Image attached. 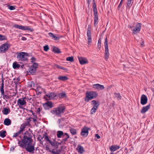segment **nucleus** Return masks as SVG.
<instances>
[{
  "label": "nucleus",
  "instance_id": "nucleus-50",
  "mask_svg": "<svg viewBox=\"0 0 154 154\" xmlns=\"http://www.w3.org/2000/svg\"><path fill=\"white\" fill-rule=\"evenodd\" d=\"M69 138V137H66L63 139L62 140L65 144L66 142L67 141V139Z\"/></svg>",
  "mask_w": 154,
  "mask_h": 154
},
{
  "label": "nucleus",
  "instance_id": "nucleus-59",
  "mask_svg": "<svg viewBox=\"0 0 154 154\" xmlns=\"http://www.w3.org/2000/svg\"><path fill=\"white\" fill-rule=\"evenodd\" d=\"M95 137H97V139H99L100 137L98 134H96L95 135Z\"/></svg>",
  "mask_w": 154,
  "mask_h": 154
},
{
  "label": "nucleus",
  "instance_id": "nucleus-4",
  "mask_svg": "<svg viewBox=\"0 0 154 154\" xmlns=\"http://www.w3.org/2000/svg\"><path fill=\"white\" fill-rule=\"evenodd\" d=\"M98 96V94L97 91H87L85 93V101L88 102L90 100L96 98Z\"/></svg>",
  "mask_w": 154,
  "mask_h": 154
},
{
  "label": "nucleus",
  "instance_id": "nucleus-17",
  "mask_svg": "<svg viewBox=\"0 0 154 154\" xmlns=\"http://www.w3.org/2000/svg\"><path fill=\"white\" fill-rule=\"evenodd\" d=\"M26 101L25 100L21 98L18 99L17 102V105L19 106V107L23 109H25V108H24L22 106L26 105Z\"/></svg>",
  "mask_w": 154,
  "mask_h": 154
},
{
  "label": "nucleus",
  "instance_id": "nucleus-54",
  "mask_svg": "<svg viewBox=\"0 0 154 154\" xmlns=\"http://www.w3.org/2000/svg\"><path fill=\"white\" fill-rule=\"evenodd\" d=\"M19 135V134L17 132L16 133H15L14 134L13 136V138L16 137H17Z\"/></svg>",
  "mask_w": 154,
  "mask_h": 154
},
{
  "label": "nucleus",
  "instance_id": "nucleus-40",
  "mask_svg": "<svg viewBox=\"0 0 154 154\" xmlns=\"http://www.w3.org/2000/svg\"><path fill=\"white\" fill-rule=\"evenodd\" d=\"M66 60L67 61H69L71 62H73L74 61L73 57L72 56H71L67 57L66 58Z\"/></svg>",
  "mask_w": 154,
  "mask_h": 154
},
{
  "label": "nucleus",
  "instance_id": "nucleus-33",
  "mask_svg": "<svg viewBox=\"0 0 154 154\" xmlns=\"http://www.w3.org/2000/svg\"><path fill=\"white\" fill-rule=\"evenodd\" d=\"M53 51L55 53L57 54H59L61 52L60 49L55 46L53 47Z\"/></svg>",
  "mask_w": 154,
  "mask_h": 154
},
{
  "label": "nucleus",
  "instance_id": "nucleus-43",
  "mask_svg": "<svg viewBox=\"0 0 154 154\" xmlns=\"http://www.w3.org/2000/svg\"><path fill=\"white\" fill-rule=\"evenodd\" d=\"M6 37L4 35L0 34V41L7 40Z\"/></svg>",
  "mask_w": 154,
  "mask_h": 154
},
{
  "label": "nucleus",
  "instance_id": "nucleus-37",
  "mask_svg": "<svg viewBox=\"0 0 154 154\" xmlns=\"http://www.w3.org/2000/svg\"><path fill=\"white\" fill-rule=\"evenodd\" d=\"M7 132L5 130H2L0 131V136L2 138H4L6 136Z\"/></svg>",
  "mask_w": 154,
  "mask_h": 154
},
{
  "label": "nucleus",
  "instance_id": "nucleus-35",
  "mask_svg": "<svg viewBox=\"0 0 154 154\" xmlns=\"http://www.w3.org/2000/svg\"><path fill=\"white\" fill-rule=\"evenodd\" d=\"M133 0H127V1L126 2V7L128 8H129L132 5V4L133 2H132Z\"/></svg>",
  "mask_w": 154,
  "mask_h": 154
},
{
  "label": "nucleus",
  "instance_id": "nucleus-19",
  "mask_svg": "<svg viewBox=\"0 0 154 154\" xmlns=\"http://www.w3.org/2000/svg\"><path fill=\"white\" fill-rule=\"evenodd\" d=\"M92 87L94 89L97 90L98 91L103 90L104 88L103 85H101L99 84H97L93 85Z\"/></svg>",
  "mask_w": 154,
  "mask_h": 154
},
{
  "label": "nucleus",
  "instance_id": "nucleus-49",
  "mask_svg": "<svg viewBox=\"0 0 154 154\" xmlns=\"http://www.w3.org/2000/svg\"><path fill=\"white\" fill-rule=\"evenodd\" d=\"M14 80H15V81H14V83H15V84H17L20 81V78H19V77H18L17 78V79H14Z\"/></svg>",
  "mask_w": 154,
  "mask_h": 154
},
{
  "label": "nucleus",
  "instance_id": "nucleus-26",
  "mask_svg": "<svg viewBox=\"0 0 154 154\" xmlns=\"http://www.w3.org/2000/svg\"><path fill=\"white\" fill-rule=\"evenodd\" d=\"M30 60H31V63L32 64V65L38 66V64L36 63L37 60L35 57L34 56H32Z\"/></svg>",
  "mask_w": 154,
  "mask_h": 154
},
{
  "label": "nucleus",
  "instance_id": "nucleus-14",
  "mask_svg": "<svg viewBox=\"0 0 154 154\" xmlns=\"http://www.w3.org/2000/svg\"><path fill=\"white\" fill-rule=\"evenodd\" d=\"M90 129V128L84 126L82 128L81 135L85 137H87L88 134V131Z\"/></svg>",
  "mask_w": 154,
  "mask_h": 154
},
{
  "label": "nucleus",
  "instance_id": "nucleus-31",
  "mask_svg": "<svg viewBox=\"0 0 154 154\" xmlns=\"http://www.w3.org/2000/svg\"><path fill=\"white\" fill-rule=\"evenodd\" d=\"M12 66L14 69H17L19 68L20 65L17 62L15 61L13 63Z\"/></svg>",
  "mask_w": 154,
  "mask_h": 154
},
{
  "label": "nucleus",
  "instance_id": "nucleus-18",
  "mask_svg": "<svg viewBox=\"0 0 154 154\" xmlns=\"http://www.w3.org/2000/svg\"><path fill=\"white\" fill-rule=\"evenodd\" d=\"M49 35L52 38L55 40L57 41L59 40L62 37V36H59V35L57 34L55 35L52 32H49L48 33Z\"/></svg>",
  "mask_w": 154,
  "mask_h": 154
},
{
  "label": "nucleus",
  "instance_id": "nucleus-60",
  "mask_svg": "<svg viewBox=\"0 0 154 154\" xmlns=\"http://www.w3.org/2000/svg\"><path fill=\"white\" fill-rule=\"evenodd\" d=\"M32 119V117H30L27 119V121H29L30 122V121H31V119Z\"/></svg>",
  "mask_w": 154,
  "mask_h": 154
},
{
  "label": "nucleus",
  "instance_id": "nucleus-51",
  "mask_svg": "<svg viewBox=\"0 0 154 154\" xmlns=\"http://www.w3.org/2000/svg\"><path fill=\"white\" fill-rule=\"evenodd\" d=\"M25 128V126L24 125H21L20 127V130L23 132L24 131V129Z\"/></svg>",
  "mask_w": 154,
  "mask_h": 154
},
{
  "label": "nucleus",
  "instance_id": "nucleus-55",
  "mask_svg": "<svg viewBox=\"0 0 154 154\" xmlns=\"http://www.w3.org/2000/svg\"><path fill=\"white\" fill-rule=\"evenodd\" d=\"M25 54L26 55V57H30L32 56V55L31 54L28 53L26 52H25Z\"/></svg>",
  "mask_w": 154,
  "mask_h": 154
},
{
  "label": "nucleus",
  "instance_id": "nucleus-13",
  "mask_svg": "<svg viewBox=\"0 0 154 154\" xmlns=\"http://www.w3.org/2000/svg\"><path fill=\"white\" fill-rule=\"evenodd\" d=\"M45 149L47 151H49L50 153H51L52 154H60L61 152V149H54V148H51V150L50 149L49 146L47 145H46L45 146Z\"/></svg>",
  "mask_w": 154,
  "mask_h": 154
},
{
  "label": "nucleus",
  "instance_id": "nucleus-2",
  "mask_svg": "<svg viewBox=\"0 0 154 154\" xmlns=\"http://www.w3.org/2000/svg\"><path fill=\"white\" fill-rule=\"evenodd\" d=\"M45 140L49 143L51 145V148H54V149H58L59 145L62 144H65L63 141L60 139H58V140L60 141V142H58L56 140V137L55 134L54 135V138L51 137H49L47 133L44 134Z\"/></svg>",
  "mask_w": 154,
  "mask_h": 154
},
{
  "label": "nucleus",
  "instance_id": "nucleus-23",
  "mask_svg": "<svg viewBox=\"0 0 154 154\" xmlns=\"http://www.w3.org/2000/svg\"><path fill=\"white\" fill-rule=\"evenodd\" d=\"M120 148V146L118 145H112L109 147V149L112 152H113L118 149Z\"/></svg>",
  "mask_w": 154,
  "mask_h": 154
},
{
  "label": "nucleus",
  "instance_id": "nucleus-63",
  "mask_svg": "<svg viewBox=\"0 0 154 154\" xmlns=\"http://www.w3.org/2000/svg\"><path fill=\"white\" fill-rule=\"evenodd\" d=\"M14 146L13 147H11V148H10V150H14Z\"/></svg>",
  "mask_w": 154,
  "mask_h": 154
},
{
  "label": "nucleus",
  "instance_id": "nucleus-27",
  "mask_svg": "<svg viewBox=\"0 0 154 154\" xmlns=\"http://www.w3.org/2000/svg\"><path fill=\"white\" fill-rule=\"evenodd\" d=\"M150 105L149 104L145 106H143L140 111V112L142 113H144L147 112L148 109L150 108Z\"/></svg>",
  "mask_w": 154,
  "mask_h": 154
},
{
  "label": "nucleus",
  "instance_id": "nucleus-28",
  "mask_svg": "<svg viewBox=\"0 0 154 154\" xmlns=\"http://www.w3.org/2000/svg\"><path fill=\"white\" fill-rule=\"evenodd\" d=\"M11 112L10 109L8 107L7 108H4L2 110L3 113L5 115H7Z\"/></svg>",
  "mask_w": 154,
  "mask_h": 154
},
{
  "label": "nucleus",
  "instance_id": "nucleus-42",
  "mask_svg": "<svg viewBox=\"0 0 154 154\" xmlns=\"http://www.w3.org/2000/svg\"><path fill=\"white\" fill-rule=\"evenodd\" d=\"M101 40L100 38L98 40L97 47L100 50L101 48Z\"/></svg>",
  "mask_w": 154,
  "mask_h": 154
},
{
  "label": "nucleus",
  "instance_id": "nucleus-30",
  "mask_svg": "<svg viewBox=\"0 0 154 154\" xmlns=\"http://www.w3.org/2000/svg\"><path fill=\"white\" fill-rule=\"evenodd\" d=\"M60 81H65L69 79L66 76H62L59 75L57 78Z\"/></svg>",
  "mask_w": 154,
  "mask_h": 154
},
{
  "label": "nucleus",
  "instance_id": "nucleus-15",
  "mask_svg": "<svg viewBox=\"0 0 154 154\" xmlns=\"http://www.w3.org/2000/svg\"><path fill=\"white\" fill-rule=\"evenodd\" d=\"M57 96V94L54 92H51L48 93L44 96V98L45 99V97L48 98L49 100L54 99Z\"/></svg>",
  "mask_w": 154,
  "mask_h": 154
},
{
  "label": "nucleus",
  "instance_id": "nucleus-52",
  "mask_svg": "<svg viewBox=\"0 0 154 154\" xmlns=\"http://www.w3.org/2000/svg\"><path fill=\"white\" fill-rule=\"evenodd\" d=\"M25 126H30L31 125V124H30V122L29 121H27L26 122H25V125H24Z\"/></svg>",
  "mask_w": 154,
  "mask_h": 154
},
{
  "label": "nucleus",
  "instance_id": "nucleus-57",
  "mask_svg": "<svg viewBox=\"0 0 154 154\" xmlns=\"http://www.w3.org/2000/svg\"><path fill=\"white\" fill-rule=\"evenodd\" d=\"M122 2H123V1L122 0H121L120 2V4H119V5L118 6L119 8H120L122 6Z\"/></svg>",
  "mask_w": 154,
  "mask_h": 154
},
{
  "label": "nucleus",
  "instance_id": "nucleus-32",
  "mask_svg": "<svg viewBox=\"0 0 154 154\" xmlns=\"http://www.w3.org/2000/svg\"><path fill=\"white\" fill-rule=\"evenodd\" d=\"M63 135L64 133L62 131H58L57 132L56 135L58 138H60L62 136L63 137V136H64Z\"/></svg>",
  "mask_w": 154,
  "mask_h": 154
},
{
  "label": "nucleus",
  "instance_id": "nucleus-20",
  "mask_svg": "<svg viewBox=\"0 0 154 154\" xmlns=\"http://www.w3.org/2000/svg\"><path fill=\"white\" fill-rule=\"evenodd\" d=\"M79 63L81 65H84L88 63V60L86 58L82 57H78Z\"/></svg>",
  "mask_w": 154,
  "mask_h": 154
},
{
  "label": "nucleus",
  "instance_id": "nucleus-22",
  "mask_svg": "<svg viewBox=\"0 0 154 154\" xmlns=\"http://www.w3.org/2000/svg\"><path fill=\"white\" fill-rule=\"evenodd\" d=\"M76 150L79 153L81 154H82L85 151L84 148L80 145H78L77 146V147L76 148Z\"/></svg>",
  "mask_w": 154,
  "mask_h": 154
},
{
  "label": "nucleus",
  "instance_id": "nucleus-9",
  "mask_svg": "<svg viewBox=\"0 0 154 154\" xmlns=\"http://www.w3.org/2000/svg\"><path fill=\"white\" fill-rule=\"evenodd\" d=\"M105 47L104 58L106 60H107L109 57V53L108 49V40L107 36L105 39L104 42Z\"/></svg>",
  "mask_w": 154,
  "mask_h": 154
},
{
  "label": "nucleus",
  "instance_id": "nucleus-21",
  "mask_svg": "<svg viewBox=\"0 0 154 154\" xmlns=\"http://www.w3.org/2000/svg\"><path fill=\"white\" fill-rule=\"evenodd\" d=\"M148 99L146 96L144 94L142 95L140 100V103L142 105L146 104L147 102Z\"/></svg>",
  "mask_w": 154,
  "mask_h": 154
},
{
  "label": "nucleus",
  "instance_id": "nucleus-3",
  "mask_svg": "<svg viewBox=\"0 0 154 154\" xmlns=\"http://www.w3.org/2000/svg\"><path fill=\"white\" fill-rule=\"evenodd\" d=\"M92 1L93 8V11L94 12V26L96 27L97 25L98 22V12L97 8L96 2L97 0H87V3L89 6L91 2Z\"/></svg>",
  "mask_w": 154,
  "mask_h": 154
},
{
  "label": "nucleus",
  "instance_id": "nucleus-34",
  "mask_svg": "<svg viewBox=\"0 0 154 154\" xmlns=\"http://www.w3.org/2000/svg\"><path fill=\"white\" fill-rule=\"evenodd\" d=\"M58 97L59 98H63L66 97V94L65 92L60 93L58 94Z\"/></svg>",
  "mask_w": 154,
  "mask_h": 154
},
{
  "label": "nucleus",
  "instance_id": "nucleus-38",
  "mask_svg": "<svg viewBox=\"0 0 154 154\" xmlns=\"http://www.w3.org/2000/svg\"><path fill=\"white\" fill-rule=\"evenodd\" d=\"M55 66L57 68L62 69L63 70L65 71H67L68 69L66 68H64L62 66H60L58 64H55Z\"/></svg>",
  "mask_w": 154,
  "mask_h": 154
},
{
  "label": "nucleus",
  "instance_id": "nucleus-48",
  "mask_svg": "<svg viewBox=\"0 0 154 154\" xmlns=\"http://www.w3.org/2000/svg\"><path fill=\"white\" fill-rule=\"evenodd\" d=\"M97 109L94 108H92L90 111L91 113V114H93L95 113Z\"/></svg>",
  "mask_w": 154,
  "mask_h": 154
},
{
  "label": "nucleus",
  "instance_id": "nucleus-61",
  "mask_svg": "<svg viewBox=\"0 0 154 154\" xmlns=\"http://www.w3.org/2000/svg\"><path fill=\"white\" fill-rule=\"evenodd\" d=\"M27 39V38L25 37H22L21 38V40L23 41H26Z\"/></svg>",
  "mask_w": 154,
  "mask_h": 154
},
{
  "label": "nucleus",
  "instance_id": "nucleus-64",
  "mask_svg": "<svg viewBox=\"0 0 154 154\" xmlns=\"http://www.w3.org/2000/svg\"><path fill=\"white\" fill-rule=\"evenodd\" d=\"M22 132V131H21L20 130L18 132H17L18 133L20 134V133Z\"/></svg>",
  "mask_w": 154,
  "mask_h": 154
},
{
  "label": "nucleus",
  "instance_id": "nucleus-39",
  "mask_svg": "<svg viewBox=\"0 0 154 154\" xmlns=\"http://www.w3.org/2000/svg\"><path fill=\"white\" fill-rule=\"evenodd\" d=\"M70 132L71 133L72 135H75L76 134V130L75 129L71 128L70 129Z\"/></svg>",
  "mask_w": 154,
  "mask_h": 154
},
{
  "label": "nucleus",
  "instance_id": "nucleus-12",
  "mask_svg": "<svg viewBox=\"0 0 154 154\" xmlns=\"http://www.w3.org/2000/svg\"><path fill=\"white\" fill-rule=\"evenodd\" d=\"M91 26L90 25L88 26L87 29V36L88 37V44L90 45L92 41L91 35Z\"/></svg>",
  "mask_w": 154,
  "mask_h": 154
},
{
  "label": "nucleus",
  "instance_id": "nucleus-47",
  "mask_svg": "<svg viewBox=\"0 0 154 154\" xmlns=\"http://www.w3.org/2000/svg\"><path fill=\"white\" fill-rule=\"evenodd\" d=\"M44 50L45 51H48L49 50V48L48 45H46L44 46L43 47Z\"/></svg>",
  "mask_w": 154,
  "mask_h": 154
},
{
  "label": "nucleus",
  "instance_id": "nucleus-44",
  "mask_svg": "<svg viewBox=\"0 0 154 154\" xmlns=\"http://www.w3.org/2000/svg\"><path fill=\"white\" fill-rule=\"evenodd\" d=\"M8 8L11 10H13L15 9V6L8 5Z\"/></svg>",
  "mask_w": 154,
  "mask_h": 154
},
{
  "label": "nucleus",
  "instance_id": "nucleus-41",
  "mask_svg": "<svg viewBox=\"0 0 154 154\" xmlns=\"http://www.w3.org/2000/svg\"><path fill=\"white\" fill-rule=\"evenodd\" d=\"M128 27L131 29V30L133 31V34H135V27L134 25H129Z\"/></svg>",
  "mask_w": 154,
  "mask_h": 154
},
{
  "label": "nucleus",
  "instance_id": "nucleus-10",
  "mask_svg": "<svg viewBox=\"0 0 154 154\" xmlns=\"http://www.w3.org/2000/svg\"><path fill=\"white\" fill-rule=\"evenodd\" d=\"M13 27L17 29H21L23 30H28L31 32L34 31V29L32 28H29V26H23L22 25H19L17 24H15L13 26Z\"/></svg>",
  "mask_w": 154,
  "mask_h": 154
},
{
  "label": "nucleus",
  "instance_id": "nucleus-7",
  "mask_svg": "<svg viewBox=\"0 0 154 154\" xmlns=\"http://www.w3.org/2000/svg\"><path fill=\"white\" fill-rule=\"evenodd\" d=\"M26 65H27L29 67L26 72L27 74L29 75H35L37 72V69L38 68V66H34V65H31V66H29V64L27 63L25 64Z\"/></svg>",
  "mask_w": 154,
  "mask_h": 154
},
{
  "label": "nucleus",
  "instance_id": "nucleus-5",
  "mask_svg": "<svg viewBox=\"0 0 154 154\" xmlns=\"http://www.w3.org/2000/svg\"><path fill=\"white\" fill-rule=\"evenodd\" d=\"M65 107L64 106H60L54 108L50 112L52 114H55L58 117L60 116L61 114H63L64 112L66 109Z\"/></svg>",
  "mask_w": 154,
  "mask_h": 154
},
{
  "label": "nucleus",
  "instance_id": "nucleus-24",
  "mask_svg": "<svg viewBox=\"0 0 154 154\" xmlns=\"http://www.w3.org/2000/svg\"><path fill=\"white\" fill-rule=\"evenodd\" d=\"M91 104L93 105V108H94L97 109L100 105L99 102H97L96 100H93L91 101Z\"/></svg>",
  "mask_w": 154,
  "mask_h": 154
},
{
  "label": "nucleus",
  "instance_id": "nucleus-29",
  "mask_svg": "<svg viewBox=\"0 0 154 154\" xmlns=\"http://www.w3.org/2000/svg\"><path fill=\"white\" fill-rule=\"evenodd\" d=\"M11 121L8 118H6L4 121V124L7 126H9L11 124Z\"/></svg>",
  "mask_w": 154,
  "mask_h": 154
},
{
  "label": "nucleus",
  "instance_id": "nucleus-58",
  "mask_svg": "<svg viewBox=\"0 0 154 154\" xmlns=\"http://www.w3.org/2000/svg\"><path fill=\"white\" fill-rule=\"evenodd\" d=\"M63 136V137H64L65 136H66V137H69V135L67 133H64Z\"/></svg>",
  "mask_w": 154,
  "mask_h": 154
},
{
  "label": "nucleus",
  "instance_id": "nucleus-25",
  "mask_svg": "<svg viewBox=\"0 0 154 154\" xmlns=\"http://www.w3.org/2000/svg\"><path fill=\"white\" fill-rule=\"evenodd\" d=\"M141 24L140 23H137L135 25V34L137 33H139L141 28Z\"/></svg>",
  "mask_w": 154,
  "mask_h": 154
},
{
  "label": "nucleus",
  "instance_id": "nucleus-56",
  "mask_svg": "<svg viewBox=\"0 0 154 154\" xmlns=\"http://www.w3.org/2000/svg\"><path fill=\"white\" fill-rule=\"evenodd\" d=\"M41 111V109L40 107H38L37 110V113L38 114H39Z\"/></svg>",
  "mask_w": 154,
  "mask_h": 154
},
{
  "label": "nucleus",
  "instance_id": "nucleus-8",
  "mask_svg": "<svg viewBox=\"0 0 154 154\" xmlns=\"http://www.w3.org/2000/svg\"><path fill=\"white\" fill-rule=\"evenodd\" d=\"M17 58L19 61L27 62L29 61L28 58L26 57L25 52H21L17 53Z\"/></svg>",
  "mask_w": 154,
  "mask_h": 154
},
{
  "label": "nucleus",
  "instance_id": "nucleus-45",
  "mask_svg": "<svg viewBox=\"0 0 154 154\" xmlns=\"http://www.w3.org/2000/svg\"><path fill=\"white\" fill-rule=\"evenodd\" d=\"M115 97L118 99V100L121 99V95L119 93H114Z\"/></svg>",
  "mask_w": 154,
  "mask_h": 154
},
{
  "label": "nucleus",
  "instance_id": "nucleus-36",
  "mask_svg": "<svg viewBox=\"0 0 154 154\" xmlns=\"http://www.w3.org/2000/svg\"><path fill=\"white\" fill-rule=\"evenodd\" d=\"M35 86L34 82L33 81L29 82H28L27 86L29 88H32L34 87Z\"/></svg>",
  "mask_w": 154,
  "mask_h": 154
},
{
  "label": "nucleus",
  "instance_id": "nucleus-62",
  "mask_svg": "<svg viewBox=\"0 0 154 154\" xmlns=\"http://www.w3.org/2000/svg\"><path fill=\"white\" fill-rule=\"evenodd\" d=\"M25 65H26L25 64ZM24 65H25V64H23L22 65H21V66L20 65V67L21 68V69L24 68Z\"/></svg>",
  "mask_w": 154,
  "mask_h": 154
},
{
  "label": "nucleus",
  "instance_id": "nucleus-1",
  "mask_svg": "<svg viewBox=\"0 0 154 154\" xmlns=\"http://www.w3.org/2000/svg\"><path fill=\"white\" fill-rule=\"evenodd\" d=\"M32 136L29 132L25 133L23 139L18 142V146L22 148H25L29 152L33 153L35 150V144L32 145L33 141Z\"/></svg>",
  "mask_w": 154,
  "mask_h": 154
},
{
  "label": "nucleus",
  "instance_id": "nucleus-6",
  "mask_svg": "<svg viewBox=\"0 0 154 154\" xmlns=\"http://www.w3.org/2000/svg\"><path fill=\"white\" fill-rule=\"evenodd\" d=\"M2 79L1 86L0 88V91L1 93V96H3V98L4 99H9L11 98L10 96L8 93H5L4 90V81L3 79V75L2 76Z\"/></svg>",
  "mask_w": 154,
  "mask_h": 154
},
{
  "label": "nucleus",
  "instance_id": "nucleus-53",
  "mask_svg": "<svg viewBox=\"0 0 154 154\" xmlns=\"http://www.w3.org/2000/svg\"><path fill=\"white\" fill-rule=\"evenodd\" d=\"M140 46L142 47H144V42L142 40H140Z\"/></svg>",
  "mask_w": 154,
  "mask_h": 154
},
{
  "label": "nucleus",
  "instance_id": "nucleus-11",
  "mask_svg": "<svg viewBox=\"0 0 154 154\" xmlns=\"http://www.w3.org/2000/svg\"><path fill=\"white\" fill-rule=\"evenodd\" d=\"M10 46L11 45L7 43L2 45L0 47V53H6Z\"/></svg>",
  "mask_w": 154,
  "mask_h": 154
},
{
  "label": "nucleus",
  "instance_id": "nucleus-46",
  "mask_svg": "<svg viewBox=\"0 0 154 154\" xmlns=\"http://www.w3.org/2000/svg\"><path fill=\"white\" fill-rule=\"evenodd\" d=\"M26 132H29L28 131H26L25 132L23 133V136H22L21 135H20L19 136V137L20 138V140H19V139H17V140L18 141V142H19V141L22 140L23 139V137H24V134H25V133Z\"/></svg>",
  "mask_w": 154,
  "mask_h": 154
},
{
  "label": "nucleus",
  "instance_id": "nucleus-16",
  "mask_svg": "<svg viewBox=\"0 0 154 154\" xmlns=\"http://www.w3.org/2000/svg\"><path fill=\"white\" fill-rule=\"evenodd\" d=\"M43 106L45 110H48L53 107L52 102L47 101L46 103H43Z\"/></svg>",
  "mask_w": 154,
  "mask_h": 154
}]
</instances>
